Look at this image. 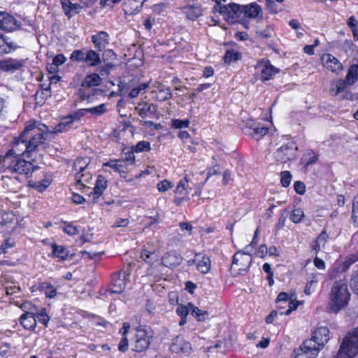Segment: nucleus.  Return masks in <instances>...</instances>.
<instances>
[{"mask_svg":"<svg viewBox=\"0 0 358 358\" xmlns=\"http://www.w3.org/2000/svg\"><path fill=\"white\" fill-rule=\"evenodd\" d=\"M48 131L45 124L36 120L29 121L14 144H17L20 149H23L24 154L29 157V154L38 151L40 147L46 148L45 135Z\"/></svg>","mask_w":358,"mask_h":358,"instance_id":"f257e3e1","label":"nucleus"},{"mask_svg":"<svg viewBox=\"0 0 358 358\" xmlns=\"http://www.w3.org/2000/svg\"><path fill=\"white\" fill-rule=\"evenodd\" d=\"M331 287L329 295L328 311L331 313H338L342 308L347 306L350 300V293L345 278L338 277Z\"/></svg>","mask_w":358,"mask_h":358,"instance_id":"f03ea898","label":"nucleus"},{"mask_svg":"<svg viewBox=\"0 0 358 358\" xmlns=\"http://www.w3.org/2000/svg\"><path fill=\"white\" fill-rule=\"evenodd\" d=\"M358 354V328L349 332L341 344L336 358H352Z\"/></svg>","mask_w":358,"mask_h":358,"instance_id":"7ed1b4c3","label":"nucleus"},{"mask_svg":"<svg viewBox=\"0 0 358 358\" xmlns=\"http://www.w3.org/2000/svg\"><path fill=\"white\" fill-rule=\"evenodd\" d=\"M252 259L250 250L236 252L233 256L232 264L230 268L234 275H242L250 268Z\"/></svg>","mask_w":358,"mask_h":358,"instance_id":"20e7f679","label":"nucleus"},{"mask_svg":"<svg viewBox=\"0 0 358 358\" xmlns=\"http://www.w3.org/2000/svg\"><path fill=\"white\" fill-rule=\"evenodd\" d=\"M215 10L219 12L228 23L234 24L243 20L242 5L231 3L227 5L215 6Z\"/></svg>","mask_w":358,"mask_h":358,"instance_id":"39448f33","label":"nucleus"},{"mask_svg":"<svg viewBox=\"0 0 358 358\" xmlns=\"http://www.w3.org/2000/svg\"><path fill=\"white\" fill-rule=\"evenodd\" d=\"M357 262H358V252L348 255L343 262H336L332 268L329 270V279L334 280L338 278L340 274L347 271Z\"/></svg>","mask_w":358,"mask_h":358,"instance_id":"423d86ee","label":"nucleus"},{"mask_svg":"<svg viewBox=\"0 0 358 358\" xmlns=\"http://www.w3.org/2000/svg\"><path fill=\"white\" fill-rule=\"evenodd\" d=\"M128 273L124 270L119 271L111 275L110 287L106 292L112 294H121L124 292L127 285Z\"/></svg>","mask_w":358,"mask_h":358,"instance_id":"0eeeda50","label":"nucleus"},{"mask_svg":"<svg viewBox=\"0 0 358 358\" xmlns=\"http://www.w3.org/2000/svg\"><path fill=\"white\" fill-rule=\"evenodd\" d=\"M245 135L259 141L268 132V128L260 123H256L253 120H249L242 129Z\"/></svg>","mask_w":358,"mask_h":358,"instance_id":"6e6552de","label":"nucleus"},{"mask_svg":"<svg viewBox=\"0 0 358 358\" xmlns=\"http://www.w3.org/2000/svg\"><path fill=\"white\" fill-rule=\"evenodd\" d=\"M297 147L291 142L279 148L275 152V158L277 162L286 163L296 157Z\"/></svg>","mask_w":358,"mask_h":358,"instance_id":"1a4fd4ad","label":"nucleus"},{"mask_svg":"<svg viewBox=\"0 0 358 358\" xmlns=\"http://www.w3.org/2000/svg\"><path fill=\"white\" fill-rule=\"evenodd\" d=\"M152 336L145 329H138L133 350L137 352L145 351L150 345Z\"/></svg>","mask_w":358,"mask_h":358,"instance_id":"9d476101","label":"nucleus"},{"mask_svg":"<svg viewBox=\"0 0 358 358\" xmlns=\"http://www.w3.org/2000/svg\"><path fill=\"white\" fill-rule=\"evenodd\" d=\"M85 113V109L83 108L64 117L62 121L55 127V132L57 133L67 131L74 121H79Z\"/></svg>","mask_w":358,"mask_h":358,"instance_id":"9b49d317","label":"nucleus"},{"mask_svg":"<svg viewBox=\"0 0 358 358\" xmlns=\"http://www.w3.org/2000/svg\"><path fill=\"white\" fill-rule=\"evenodd\" d=\"M318 352L312 341H305L301 348L294 351L292 358H315Z\"/></svg>","mask_w":358,"mask_h":358,"instance_id":"f8f14e48","label":"nucleus"},{"mask_svg":"<svg viewBox=\"0 0 358 358\" xmlns=\"http://www.w3.org/2000/svg\"><path fill=\"white\" fill-rule=\"evenodd\" d=\"M329 340V330L327 327H318L313 333L312 338L308 341H312L315 347L322 348Z\"/></svg>","mask_w":358,"mask_h":358,"instance_id":"ddd939ff","label":"nucleus"},{"mask_svg":"<svg viewBox=\"0 0 358 358\" xmlns=\"http://www.w3.org/2000/svg\"><path fill=\"white\" fill-rule=\"evenodd\" d=\"M21 23L12 15L6 12H0V29L5 31H13L20 28Z\"/></svg>","mask_w":358,"mask_h":358,"instance_id":"4468645a","label":"nucleus"},{"mask_svg":"<svg viewBox=\"0 0 358 358\" xmlns=\"http://www.w3.org/2000/svg\"><path fill=\"white\" fill-rule=\"evenodd\" d=\"M257 68H262L261 80L262 81L271 80L274 75L280 71V70L273 66L268 60H259L256 65V69Z\"/></svg>","mask_w":358,"mask_h":358,"instance_id":"2eb2a0df","label":"nucleus"},{"mask_svg":"<svg viewBox=\"0 0 358 358\" xmlns=\"http://www.w3.org/2000/svg\"><path fill=\"white\" fill-rule=\"evenodd\" d=\"M243 20L256 19L259 15L262 17L261 6L256 2L248 5H242Z\"/></svg>","mask_w":358,"mask_h":358,"instance_id":"dca6fc26","label":"nucleus"},{"mask_svg":"<svg viewBox=\"0 0 358 358\" xmlns=\"http://www.w3.org/2000/svg\"><path fill=\"white\" fill-rule=\"evenodd\" d=\"M135 110L142 118H152L157 114V106L153 103L141 102L136 106Z\"/></svg>","mask_w":358,"mask_h":358,"instance_id":"f3484780","label":"nucleus"},{"mask_svg":"<svg viewBox=\"0 0 358 358\" xmlns=\"http://www.w3.org/2000/svg\"><path fill=\"white\" fill-rule=\"evenodd\" d=\"M23 59L8 58L0 60V69L5 72H14L24 66Z\"/></svg>","mask_w":358,"mask_h":358,"instance_id":"a211bd4d","label":"nucleus"},{"mask_svg":"<svg viewBox=\"0 0 358 358\" xmlns=\"http://www.w3.org/2000/svg\"><path fill=\"white\" fill-rule=\"evenodd\" d=\"M109 35L106 31H100L92 36V42L97 51L103 50L109 44Z\"/></svg>","mask_w":358,"mask_h":358,"instance_id":"6ab92c4d","label":"nucleus"},{"mask_svg":"<svg viewBox=\"0 0 358 358\" xmlns=\"http://www.w3.org/2000/svg\"><path fill=\"white\" fill-rule=\"evenodd\" d=\"M322 60L324 66L332 72L338 73L343 69V65L339 60L331 54L324 55Z\"/></svg>","mask_w":358,"mask_h":358,"instance_id":"aec40b11","label":"nucleus"},{"mask_svg":"<svg viewBox=\"0 0 358 358\" xmlns=\"http://www.w3.org/2000/svg\"><path fill=\"white\" fill-rule=\"evenodd\" d=\"M60 3L64 15L69 19L78 14L83 8L80 3H73L70 0H60Z\"/></svg>","mask_w":358,"mask_h":358,"instance_id":"412c9836","label":"nucleus"},{"mask_svg":"<svg viewBox=\"0 0 358 358\" xmlns=\"http://www.w3.org/2000/svg\"><path fill=\"white\" fill-rule=\"evenodd\" d=\"M19 48L15 42L10 41L6 36L0 34V57L9 54Z\"/></svg>","mask_w":358,"mask_h":358,"instance_id":"4be33fe9","label":"nucleus"},{"mask_svg":"<svg viewBox=\"0 0 358 358\" xmlns=\"http://www.w3.org/2000/svg\"><path fill=\"white\" fill-rule=\"evenodd\" d=\"M182 257L176 252L166 253L162 258V264L168 268H173L180 265Z\"/></svg>","mask_w":358,"mask_h":358,"instance_id":"5701e85b","label":"nucleus"},{"mask_svg":"<svg viewBox=\"0 0 358 358\" xmlns=\"http://www.w3.org/2000/svg\"><path fill=\"white\" fill-rule=\"evenodd\" d=\"M107 182V180L103 176L99 175L97 177L93 192L90 193V195L92 194L93 196L94 202L97 201L96 200L102 195L103 191L106 189Z\"/></svg>","mask_w":358,"mask_h":358,"instance_id":"b1692460","label":"nucleus"},{"mask_svg":"<svg viewBox=\"0 0 358 358\" xmlns=\"http://www.w3.org/2000/svg\"><path fill=\"white\" fill-rule=\"evenodd\" d=\"M20 322L27 330H34L36 326L35 314L29 311H25L20 317Z\"/></svg>","mask_w":358,"mask_h":358,"instance_id":"393cba45","label":"nucleus"},{"mask_svg":"<svg viewBox=\"0 0 358 358\" xmlns=\"http://www.w3.org/2000/svg\"><path fill=\"white\" fill-rule=\"evenodd\" d=\"M190 348V344L185 341L181 336H176L172 341L170 345V350L175 353L180 352H187Z\"/></svg>","mask_w":358,"mask_h":358,"instance_id":"a878e982","label":"nucleus"},{"mask_svg":"<svg viewBox=\"0 0 358 358\" xmlns=\"http://www.w3.org/2000/svg\"><path fill=\"white\" fill-rule=\"evenodd\" d=\"M196 257L198 260L196 263V269L203 274L208 273L210 269V258L201 253H196Z\"/></svg>","mask_w":358,"mask_h":358,"instance_id":"bb28decb","label":"nucleus"},{"mask_svg":"<svg viewBox=\"0 0 358 358\" xmlns=\"http://www.w3.org/2000/svg\"><path fill=\"white\" fill-rule=\"evenodd\" d=\"M184 12L189 20H195L203 13V9L199 4L187 5L184 7Z\"/></svg>","mask_w":358,"mask_h":358,"instance_id":"cd10ccee","label":"nucleus"},{"mask_svg":"<svg viewBox=\"0 0 358 358\" xmlns=\"http://www.w3.org/2000/svg\"><path fill=\"white\" fill-rule=\"evenodd\" d=\"M88 66L95 67L101 64L99 54L94 50H86L85 62Z\"/></svg>","mask_w":358,"mask_h":358,"instance_id":"c85d7f7f","label":"nucleus"},{"mask_svg":"<svg viewBox=\"0 0 358 358\" xmlns=\"http://www.w3.org/2000/svg\"><path fill=\"white\" fill-rule=\"evenodd\" d=\"M329 238V235L326 229H323L322 232L318 235L314 243L312 244V250L315 254H317L319 251L324 247Z\"/></svg>","mask_w":358,"mask_h":358,"instance_id":"c756f323","label":"nucleus"},{"mask_svg":"<svg viewBox=\"0 0 358 358\" xmlns=\"http://www.w3.org/2000/svg\"><path fill=\"white\" fill-rule=\"evenodd\" d=\"M35 101L37 105L42 106L48 97L51 96L50 85L48 84L47 88L37 90L35 93Z\"/></svg>","mask_w":358,"mask_h":358,"instance_id":"7c9ffc66","label":"nucleus"},{"mask_svg":"<svg viewBox=\"0 0 358 358\" xmlns=\"http://www.w3.org/2000/svg\"><path fill=\"white\" fill-rule=\"evenodd\" d=\"M38 289L40 292H43L47 298L52 299L57 295L56 288L50 282L39 283Z\"/></svg>","mask_w":358,"mask_h":358,"instance_id":"2f4dec72","label":"nucleus"},{"mask_svg":"<svg viewBox=\"0 0 358 358\" xmlns=\"http://www.w3.org/2000/svg\"><path fill=\"white\" fill-rule=\"evenodd\" d=\"M51 246L54 257L59 258L62 261H64L67 259L69 251L65 246L56 243L52 244Z\"/></svg>","mask_w":358,"mask_h":358,"instance_id":"473e14b6","label":"nucleus"},{"mask_svg":"<svg viewBox=\"0 0 358 358\" xmlns=\"http://www.w3.org/2000/svg\"><path fill=\"white\" fill-rule=\"evenodd\" d=\"M51 182V178L46 176L45 178L37 182L29 181V186L39 192H43L50 185Z\"/></svg>","mask_w":358,"mask_h":358,"instance_id":"72a5a7b5","label":"nucleus"},{"mask_svg":"<svg viewBox=\"0 0 358 358\" xmlns=\"http://www.w3.org/2000/svg\"><path fill=\"white\" fill-rule=\"evenodd\" d=\"M101 78L97 73H92L87 76L82 83V86L85 87H96L101 85Z\"/></svg>","mask_w":358,"mask_h":358,"instance_id":"f704fd0d","label":"nucleus"},{"mask_svg":"<svg viewBox=\"0 0 358 358\" xmlns=\"http://www.w3.org/2000/svg\"><path fill=\"white\" fill-rule=\"evenodd\" d=\"M172 94L169 87L160 85L156 91V98L159 101H164L171 99Z\"/></svg>","mask_w":358,"mask_h":358,"instance_id":"c9c22d12","label":"nucleus"},{"mask_svg":"<svg viewBox=\"0 0 358 358\" xmlns=\"http://www.w3.org/2000/svg\"><path fill=\"white\" fill-rule=\"evenodd\" d=\"M318 160L317 155L313 150H308L302 157L301 163L303 164L305 168H307L309 165L316 163Z\"/></svg>","mask_w":358,"mask_h":358,"instance_id":"e433bc0d","label":"nucleus"},{"mask_svg":"<svg viewBox=\"0 0 358 358\" xmlns=\"http://www.w3.org/2000/svg\"><path fill=\"white\" fill-rule=\"evenodd\" d=\"M357 69L358 66L356 64H352L349 67L345 78L348 85H352L357 80Z\"/></svg>","mask_w":358,"mask_h":358,"instance_id":"4c0bfd02","label":"nucleus"},{"mask_svg":"<svg viewBox=\"0 0 358 358\" xmlns=\"http://www.w3.org/2000/svg\"><path fill=\"white\" fill-rule=\"evenodd\" d=\"M189 307H190L192 315L196 318L197 320L204 321L208 317V313L207 311L200 310L198 307L194 306L192 303L189 302Z\"/></svg>","mask_w":358,"mask_h":358,"instance_id":"58836bf2","label":"nucleus"},{"mask_svg":"<svg viewBox=\"0 0 358 358\" xmlns=\"http://www.w3.org/2000/svg\"><path fill=\"white\" fill-rule=\"evenodd\" d=\"M103 166H108L113 169L115 171L121 173H125L124 169V161L121 159H110L108 162L103 164Z\"/></svg>","mask_w":358,"mask_h":358,"instance_id":"ea45409f","label":"nucleus"},{"mask_svg":"<svg viewBox=\"0 0 358 358\" xmlns=\"http://www.w3.org/2000/svg\"><path fill=\"white\" fill-rule=\"evenodd\" d=\"M241 54L234 50H228L226 51L223 57L224 61L226 64H230L231 62H237L241 59Z\"/></svg>","mask_w":358,"mask_h":358,"instance_id":"a19ab883","label":"nucleus"},{"mask_svg":"<svg viewBox=\"0 0 358 358\" xmlns=\"http://www.w3.org/2000/svg\"><path fill=\"white\" fill-rule=\"evenodd\" d=\"M188 187V180L186 177L182 178L176 188L175 192L177 195L187 196L188 192L187 190Z\"/></svg>","mask_w":358,"mask_h":358,"instance_id":"79ce46f5","label":"nucleus"},{"mask_svg":"<svg viewBox=\"0 0 358 358\" xmlns=\"http://www.w3.org/2000/svg\"><path fill=\"white\" fill-rule=\"evenodd\" d=\"M85 109L86 113H90L93 116L98 117L106 113V106L104 103H101L99 106Z\"/></svg>","mask_w":358,"mask_h":358,"instance_id":"37998d69","label":"nucleus"},{"mask_svg":"<svg viewBox=\"0 0 358 358\" xmlns=\"http://www.w3.org/2000/svg\"><path fill=\"white\" fill-rule=\"evenodd\" d=\"M189 124L190 122L188 119H172L170 125L173 129H182L183 128H188L189 127Z\"/></svg>","mask_w":358,"mask_h":358,"instance_id":"c03bdc74","label":"nucleus"},{"mask_svg":"<svg viewBox=\"0 0 358 358\" xmlns=\"http://www.w3.org/2000/svg\"><path fill=\"white\" fill-rule=\"evenodd\" d=\"M85 53H86L85 49L73 50L70 55V59L73 62H84L85 57Z\"/></svg>","mask_w":358,"mask_h":358,"instance_id":"a18cd8bd","label":"nucleus"},{"mask_svg":"<svg viewBox=\"0 0 358 358\" xmlns=\"http://www.w3.org/2000/svg\"><path fill=\"white\" fill-rule=\"evenodd\" d=\"M131 149H133V152L136 153L148 152L151 149L150 143L148 141H139L136 145L132 146Z\"/></svg>","mask_w":358,"mask_h":358,"instance_id":"49530a36","label":"nucleus"},{"mask_svg":"<svg viewBox=\"0 0 358 358\" xmlns=\"http://www.w3.org/2000/svg\"><path fill=\"white\" fill-rule=\"evenodd\" d=\"M141 258L147 263H151L157 258V255L152 252L143 249L141 252Z\"/></svg>","mask_w":358,"mask_h":358,"instance_id":"de8ad7c7","label":"nucleus"},{"mask_svg":"<svg viewBox=\"0 0 358 358\" xmlns=\"http://www.w3.org/2000/svg\"><path fill=\"white\" fill-rule=\"evenodd\" d=\"M304 217V213L301 208H295L290 215V220L294 223H299Z\"/></svg>","mask_w":358,"mask_h":358,"instance_id":"09e8293b","label":"nucleus"},{"mask_svg":"<svg viewBox=\"0 0 358 358\" xmlns=\"http://www.w3.org/2000/svg\"><path fill=\"white\" fill-rule=\"evenodd\" d=\"M35 317L36 321L38 320L39 322L44 324L45 327H48L50 317L48 315L45 308H43L39 313L35 314Z\"/></svg>","mask_w":358,"mask_h":358,"instance_id":"8fccbe9b","label":"nucleus"},{"mask_svg":"<svg viewBox=\"0 0 358 358\" xmlns=\"http://www.w3.org/2000/svg\"><path fill=\"white\" fill-rule=\"evenodd\" d=\"M115 65L110 62L106 63V64L100 66L98 69V71L100 76L103 77H107L110 72L114 69Z\"/></svg>","mask_w":358,"mask_h":358,"instance_id":"3c124183","label":"nucleus"},{"mask_svg":"<svg viewBox=\"0 0 358 358\" xmlns=\"http://www.w3.org/2000/svg\"><path fill=\"white\" fill-rule=\"evenodd\" d=\"M280 176V183L282 186L287 187L290 185L292 180V175L290 172L288 171H282Z\"/></svg>","mask_w":358,"mask_h":358,"instance_id":"603ef678","label":"nucleus"},{"mask_svg":"<svg viewBox=\"0 0 358 358\" xmlns=\"http://www.w3.org/2000/svg\"><path fill=\"white\" fill-rule=\"evenodd\" d=\"M352 219L355 224L358 223V194L353 199Z\"/></svg>","mask_w":358,"mask_h":358,"instance_id":"864d4df0","label":"nucleus"},{"mask_svg":"<svg viewBox=\"0 0 358 358\" xmlns=\"http://www.w3.org/2000/svg\"><path fill=\"white\" fill-rule=\"evenodd\" d=\"M65 227L63 228V231L68 235L73 236L78 234L79 231L77 227L73 225L70 222H64Z\"/></svg>","mask_w":358,"mask_h":358,"instance_id":"5fc2aeb1","label":"nucleus"},{"mask_svg":"<svg viewBox=\"0 0 358 358\" xmlns=\"http://www.w3.org/2000/svg\"><path fill=\"white\" fill-rule=\"evenodd\" d=\"M148 87V83H142L139 85L137 87L133 88L129 94V97L136 98L138 96L140 92L143 90H145Z\"/></svg>","mask_w":358,"mask_h":358,"instance_id":"6e6d98bb","label":"nucleus"},{"mask_svg":"<svg viewBox=\"0 0 358 358\" xmlns=\"http://www.w3.org/2000/svg\"><path fill=\"white\" fill-rule=\"evenodd\" d=\"M299 301H294L292 299V298L290 299V301L288 302V306L289 308L285 310H280L279 311V314L282 315H289L293 310H296L298 307Z\"/></svg>","mask_w":358,"mask_h":358,"instance_id":"4d7b16f0","label":"nucleus"},{"mask_svg":"<svg viewBox=\"0 0 358 358\" xmlns=\"http://www.w3.org/2000/svg\"><path fill=\"white\" fill-rule=\"evenodd\" d=\"M189 312H191V310L190 307H189V303L187 306L179 305L176 308V313L180 317H186Z\"/></svg>","mask_w":358,"mask_h":358,"instance_id":"13d9d810","label":"nucleus"},{"mask_svg":"<svg viewBox=\"0 0 358 358\" xmlns=\"http://www.w3.org/2000/svg\"><path fill=\"white\" fill-rule=\"evenodd\" d=\"M350 286L352 291L358 295V268L354 271L350 279Z\"/></svg>","mask_w":358,"mask_h":358,"instance_id":"bf43d9fd","label":"nucleus"},{"mask_svg":"<svg viewBox=\"0 0 358 358\" xmlns=\"http://www.w3.org/2000/svg\"><path fill=\"white\" fill-rule=\"evenodd\" d=\"M87 166V163L84 161L83 159H76L75 164H74V169L76 171H78L77 176H80L82 174L81 173L83 172Z\"/></svg>","mask_w":358,"mask_h":358,"instance_id":"052dcab7","label":"nucleus"},{"mask_svg":"<svg viewBox=\"0 0 358 358\" xmlns=\"http://www.w3.org/2000/svg\"><path fill=\"white\" fill-rule=\"evenodd\" d=\"M13 245L14 241L12 239L8 238L4 240V241L0 245V254L6 253L8 249L12 248Z\"/></svg>","mask_w":358,"mask_h":358,"instance_id":"680f3d73","label":"nucleus"},{"mask_svg":"<svg viewBox=\"0 0 358 358\" xmlns=\"http://www.w3.org/2000/svg\"><path fill=\"white\" fill-rule=\"evenodd\" d=\"M173 187V185L167 180H164L157 184V189L161 192H164Z\"/></svg>","mask_w":358,"mask_h":358,"instance_id":"e2e57ef3","label":"nucleus"},{"mask_svg":"<svg viewBox=\"0 0 358 358\" xmlns=\"http://www.w3.org/2000/svg\"><path fill=\"white\" fill-rule=\"evenodd\" d=\"M292 297L296 298L295 294H292L291 296H289L287 293L280 292L277 296L276 302L278 303H280L282 302L288 303Z\"/></svg>","mask_w":358,"mask_h":358,"instance_id":"0e129e2a","label":"nucleus"},{"mask_svg":"<svg viewBox=\"0 0 358 358\" xmlns=\"http://www.w3.org/2000/svg\"><path fill=\"white\" fill-rule=\"evenodd\" d=\"M89 178H92V177L90 176H85L84 174H80V176H76V180H77V182H76V185H80L82 187H84L85 188L86 187V185L84 182H88V179Z\"/></svg>","mask_w":358,"mask_h":358,"instance_id":"69168bd1","label":"nucleus"},{"mask_svg":"<svg viewBox=\"0 0 358 358\" xmlns=\"http://www.w3.org/2000/svg\"><path fill=\"white\" fill-rule=\"evenodd\" d=\"M294 188L296 192L299 194H303L306 192V186L301 181H296L294 184Z\"/></svg>","mask_w":358,"mask_h":358,"instance_id":"338daca9","label":"nucleus"},{"mask_svg":"<svg viewBox=\"0 0 358 358\" xmlns=\"http://www.w3.org/2000/svg\"><path fill=\"white\" fill-rule=\"evenodd\" d=\"M135 152H133V149H131V151H128L127 152L124 153V159L122 161H124V163L125 162H129V164H132L134 163L135 161V156L134 153Z\"/></svg>","mask_w":358,"mask_h":358,"instance_id":"774afa93","label":"nucleus"}]
</instances>
